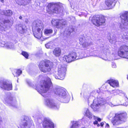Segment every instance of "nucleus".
<instances>
[{
    "label": "nucleus",
    "instance_id": "nucleus-1",
    "mask_svg": "<svg viewBox=\"0 0 128 128\" xmlns=\"http://www.w3.org/2000/svg\"><path fill=\"white\" fill-rule=\"evenodd\" d=\"M52 84L50 79L47 77L44 81L41 82L40 88H36L38 91L44 97H47L48 95L47 92Z\"/></svg>",
    "mask_w": 128,
    "mask_h": 128
},
{
    "label": "nucleus",
    "instance_id": "nucleus-2",
    "mask_svg": "<svg viewBox=\"0 0 128 128\" xmlns=\"http://www.w3.org/2000/svg\"><path fill=\"white\" fill-rule=\"evenodd\" d=\"M127 118V114L126 113L116 114L112 119V122L113 125L117 126L125 122Z\"/></svg>",
    "mask_w": 128,
    "mask_h": 128
},
{
    "label": "nucleus",
    "instance_id": "nucleus-3",
    "mask_svg": "<svg viewBox=\"0 0 128 128\" xmlns=\"http://www.w3.org/2000/svg\"><path fill=\"white\" fill-rule=\"evenodd\" d=\"M53 66V63L48 60L42 61L40 62L39 65L40 70L44 73L50 71Z\"/></svg>",
    "mask_w": 128,
    "mask_h": 128
},
{
    "label": "nucleus",
    "instance_id": "nucleus-4",
    "mask_svg": "<svg viewBox=\"0 0 128 128\" xmlns=\"http://www.w3.org/2000/svg\"><path fill=\"white\" fill-rule=\"evenodd\" d=\"M32 27L33 28L37 29V32L34 33V36L38 38H40L42 36L41 29L43 27V24L38 22H34Z\"/></svg>",
    "mask_w": 128,
    "mask_h": 128
},
{
    "label": "nucleus",
    "instance_id": "nucleus-5",
    "mask_svg": "<svg viewBox=\"0 0 128 128\" xmlns=\"http://www.w3.org/2000/svg\"><path fill=\"white\" fill-rule=\"evenodd\" d=\"M48 7V9L47 10V11L49 14L60 13L62 12V10L60 9L59 6L54 4L53 3L49 4Z\"/></svg>",
    "mask_w": 128,
    "mask_h": 128
},
{
    "label": "nucleus",
    "instance_id": "nucleus-6",
    "mask_svg": "<svg viewBox=\"0 0 128 128\" xmlns=\"http://www.w3.org/2000/svg\"><path fill=\"white\" fill-rule=\"evenodd\" d=\"M105 21V19L104 17L98 16H97L96 17H94L92 20L93 24L97 26L104 25Z\"/></svg>",
    "mask_w": 128,
    "mask_h": 128
},
{
    "label": "nucleus",
    "instance_id": "nucleus-7",
    "mask_svg": "<svg viewBox=\"0 0 128 128\" xmlns=\"http://www.w3.org/2000/svg\"><path fill=\"white\" fill-rule=\"evenodd\" d=\"M118 54L120 57L128 58V46L125 45L121 46L118 51Z\"/></svg>",
    "mask_w": 128,
    "mask_h": 128
},
{
    "label": "nucleus",
    "instance_id": "nucleus-8",
    "mask_svg": "<svg viewBox=\"0 0 128 128\" xmlns=\"http://www.w3.org/2000/svg\"><path fill=\"white\" fill-rule=\"evenodd\" d=\"M66 70V66L64 64H59L58 68V74L60 77V78H56V79H60L62 80L64 79Z\"/></svg>",
    "mask_w": 128,
    "mask_h": 128
},
{
    "label": "nucleus",
    "instance_id": "nucleus-9",
    "mask_svg": "<svg viewBox=\"0 0 128 128\" xmlns=\"http://www.w3.org/2000/svg\"><path fill=\"white\" fill-rule=\"evenodd\" d=\"M79 58L78 56H77L76 53L74 52H72L70 54L65 55L63 57L64 60L68 63L77 60Z\"/></svg>",
    "mask_w": 128,
    "mask_h": 128
},
{
    "label": "nucleus",
    "instance_id": "nucleus-10",
    "mask_svg": "<svg viewBox=\"0 0 128 128\" xmlns=\"http://www.w3.org/2000/svg\"><path fill=\"white\" fill-rule=\"evenodd\" d=\"M32 124L30 119L26 116H25L21 120L20 124V128H30Z\"/></svg>",
    "mask_w": 128,
    "mask_h": 128
},
{
    "label": "nucleus",
    "instance_id": "nucleus-11",
    "mask_svg": "<svg viewBox=\"0 0 128 128\" xmlns=\"http://www.w3.org/2000/svg\"><path fill=\"white\" fill-rule=\"evenodd\" d=\"M120 17L122 19V23L123 24H121L120 28L122 29H125L124 26H128V12L123 13L120 16Z\"/></svg>",
    "mask_w": 128,
    "mask_h": 128
},
{
    "label": "nucleus",
    "instance_id": "nucleus-12",
    "mask_svg": "<svg viewBox=\"0 0 128 128\" xmlns=\"http://www.w3.org/2000/svg\"><path fill=\"white\" fill-rule=\"evenodd\" d=\"M98 102H96V100H94L93 104L91 105V107L94 110L96 111L99 108V105L101 106L104 105L106 103L105 100L100 98L98 100Z\"/></svg>",
    "mask_w": 128,
    "mask_h": 128
},
{
    "label": "nucleus",
    "instance_id": "nucleus-13",
    "mask_svg": "<svg viewBox=\"0 0 128 128\" xmlns=\"http://www.w3.org/2000/svg\"><path fill=\"white\" fill-rule=\"evenodd\" d=\"M0 87L4 89L8 90H12V88L11 83H9L3 80H0Z\"/></svg>",
    "mask_w": 128,
    "mask_h": 128
},
{
    "label": "nucleus",
    "instance_id": "nucleus-14",
    "mask_svg": "<svg viewBox=\"0 0 128 128\" xmlns=\"http://www.w3.org/2000/svg\"><path fill=\"white\" fill-rule=\"evenodd\" d=\"M63 90L64 92H60L58 96L61 98V100L63 102L65 103H68L70 100V96L66 94L65 90L63 89Z\"/></svg>",
    "mask_w": 128,
    "mask_h": 128
},
{
    "label": "nucleus",
    "instance_id": "nucleus-15",
    "mask_svg": "<svg viewBox=\"0 0 128 128\" xmlns=\"http://www.w3.org/2000/svg\"><path fill=\"white\" fill-rule=\"evenodd\" d=\"M46 102L47 105L50 107L56 110L59 108V105L55 104L52 100L46 98Z\"/></svg>",
    "mask_w": 128,
    "mask_h": 128
},
{
    "label": "nucleus",
    "instance_id": "nucleus-16",
    "mask_svg": "<svg viewBox=\"0 0 128 128\" xmlns=\"http://www.w3.org/2000/svg\"><path fill=\"white\" fill-rule=\"evenodd\" d=\"M43 128H54L53 123L49 120L45 119L43 123Z\"/></svg>",
    "mask_w": 128,
    "mask_h": 128
},
{
    "label": "nucleus",
    "instance_id": "nucleus-17",
    "mask_svg": "<svg viewBox=\"0 0 128 128\" xmlns=\"http://www.w3.org/2000/svg\"><path fill=\"white\" fill-rule=\"evenodd\" d=\"M6 102L9 104V105L15 106L16 104V101L15 99H13L12 98H7L5 99Z\"/></svg>",
    "mask_w": 128,
    "mask_h": 128
},
{
    "label": "nucleus",
    "instance_id": "nucleus-18",
    "mask_svg": "<svg viewBox=\"0 0 128 128\" xmlns=\"http://www.w3.org/2000/svg\"><path fill=\"white\" fill-rule=\"evenodd\" d=\"M107 82L111 86L114 88L117 87L118 86V82L117 80L113 79L110 80H108Z\"/></svg>",
    "mask_w": 128,
    "mask_h": 128
},
{
    "label": "nucleus",
    "instance_id": "nucleus-19",
    "mask_svg": "<svg viewBox=\"0 0 128 128\" xmlns=\"http://www.w3.org/2000/svg\"><path fill=\"white\" fill-rule=\"evenodd\" d=\"M53 54L56 57H59L61 55L62 50L59 47L55 48L53 51Z\"/></svg>",
    "mask_w": 128,
    "mask_h": 128
},
{
    "label": "nucleus",
    "instance_id": "nucleus-20",
    "mask_svg": "<svg viewBox=\"0 0 128 128\" xmlns=\"http://www.w3.org/2000/svg\"><path fill=\"white\" fill-rule=\"evenodd\" d=\"M66 24V20H59L56 28H57L62 29Z\"/></svg>",
    "mask_w": 128,
    "mask_h": 128
},
{
    "label": "nucleus",
    "instance_id": "nucleus-21",
    "mask_svg": "<svg viewBox=\"0 0 128 128\" xmlns=\"http://www.w3.org/2000/svg\"><path fill=\"white\" fill-rule=\"evenodd\" d=\"M115 0H106L105 4L108 7H110V8H112L113 7L112 5L114 6L115 4Z\"/></svg>",
    "mask_w": 128,
    "mask_h": 128
},
{
    "label": "nucleus",
    "instance_id": "nucleus-22",
    "mask_svg": "<svg viewBox=\"0 0 128 128\" xmlns=\"http://www.w3.org/2000/svg\"><path fill=\"white\" fill-rule=\"evenodd\" d=\"M10 20H4L0 19V30L3 31L4 30V26H3V24L6 23H9Z\"/></svg>",
    "mask_w": 128,
    "mask_h": 128
},
{
    "label": "nucleus",
    "instance_id": "nucleus-23",
    "mask_svg": "<svg viewBox=\"0 0 128 128\" xmlns=\"http://www.w3.org/2000/svg\"><path fill=\"white\" fill-rule=\"evenodd\" d=\"M64 92L63 88H56L54 90V93L58 96L60 95V92Z\"/></svg>",
    "mask_w": 128,
    "mask_h": 128
},
{
    "label": "nucleus",
    "instance_id": "nucleus-24",
    "mask_svg": "<svg viewBox=\"0 0 128 128\" xmlns=\"http://www.w3.org/2000/svg\"><path fill=\"white\" fill-rule=\"evenodd\" d=\"M53 30L50 29L46 28L44 30V34L48 36L52 34Z\"/></svg>",
    "mask_w": 128,
    "mask_h": 128
},
{
    "label": "nucleus",
    "instance_id": "nucleus-25",
    "mask_svg": "<svg viewBox=\"0 0 128 128\" xmlns=\"http://www.w3.org/2000/svg\"><path fill=\"white\" fill-rule=\"evenodd\" d=\"M16 0V3L19 5H26L27 4L28 2H25L24 0H20V1H17Z\"/></svg>",
    "mask_w": 128,
    "mask_h": 128
},
{
    "label": "nucleus",
    "instance_id": "nucleus-26",
    "mask_svg": "<svg viewBox=\"0 0 128 128\" xmlns=\"http://www.w3.org/2000/svg\"><path fill=\"white\" fill-rule=\"evenodd\" d=\"M14 71L16 72V75L14 74V73L13 72L12 74L14 76H19L22 73V71L19 69L15 70H14Z\"/></svg>",
    "mask_w": 128,
    "mask_h": 128
},
{
    "label": "nucleus",
    "instance_id": "nucleus-27",
    "mask_svg": "<svg viewBox=\"0 0 128 128\" xmlns=\"http://www.w3.org/2000/svg\"><path fill=\"white\" fill-rule=\"evenodd\" d=\"M122 36L123 39L128 40V30L124 33Z\"/></svg>",
    "mask_w": 128,
    "mask_h": 128
},
{
    "label": "nucleus",
    "instance_id": "nucleus-28",
    "mask_svg": "<svg viewBox=\"0 0 128 128\" xmlns=\"http://www.w3.org/2000/svg\"><path fill=\"white\" fill-rule=\"evenodd\" d=\"M59 20L58 19H52L51 21L52 24L53 26L56 27Z\"/></svg>",
    "mask_w": 128,
    "mask_h": 128
},
{
    "label": "nucleus",
    "instance_id": "nucleus-29",
    "mask_svg": "<svg viewBox=\"0 0 128 128\" xmlns=\"http://www.w3.org/2000/svg\"><path fill=\"white\" fill-rule=\"evenodd\" d=\"M90 44V43L89 42L88 40H86L82 44V46L84 47H86Z\"/></svg>",
    "mask_w": 128,
    "mask_h": 128
},
{
    "label": "nucleus",
    "instance_id": "nucleus-30",
    "mask_svg": "<svg viewBox=\"0 0 128 128\" xmlns=\"http://www.w3.org/2000/svg\"><path fill=\"white\" fill-rule=\"evenodd\" d=\"M5 15L7 16H10L12 14V12L10 10H5Z\"/></svg>",
    "mask_w": 128,
    "mask_h": 128
},
{
    "label": "nucleus",
    "instance_id": "nucleus-31",
    "mask_svg": "<svg viewBox=\"0 0 128 128\" xmlns=\"http://www.w3.org/2000/svg\"><path fill=\"white\" fill-rule=\"evenodd\" d=\"M45 46L47 48H51L53 46V44L52 42H48L45 45Z\"/></svg>",
    "mask_w": 128,
    "mask_h": 128
},
{
    "label": "nucleus",
    "instance_id": "nucleus-32",
    "mask_svg": "<svg viewBox=\"0 0 128 128\" xmlns=\"http://www.w3.org/2000/svg\"><path fill=\"white\" fill-rule=\"evenodd\" d=\"M86 116L89 118H91L92 117V114L90 112L88 109H87L86 110Z\"/></svg>",
    "mask_w": 128,
    "mask_h": 128
},
{
    "label": "nucleus",
    "instance_id": "nucleus-33",
    "mask_svg": "<svg viewBox=\"0 0 128 128\" xmlns=\"http://www.w3.org/2000/svg\"><path fill=\"white\" fill-rule=\"evenodd\" d=\"M78 123L76 122H73L71 128H78Z\"/></svg>",
    "mask_w": 128,
    "mask_h": 128
},
{
    "label": "nucleus",
    "instance_id": "nucleus-34",
    "mask_svg": "<svg viewBox=\"0 0 128 128\" xmlns=\"http://www.w3.org/2000/svg\"><path fill=\"white\" fill-rule=\"evenodd\" d=\"M4 46L8 48H12L13 47V46L12 45V44L10 43L5 44Z\"/></svg>",
    "mask_w": 128,
    "mask_h": 128
},
{
    "label": "nucleus",
    "instance_id": "nucleus-35",
    "mask_svg": "<svg viewBox=\"0 0 128 128\" xmlns=\"http://www.w3.org/2000/svg\"><path fill=\"white\" fill-rule=\"evenodd\" d=\"M22 54L26 58H28V54L27 52H23L22 53Z\"/></svg>",
    "mask_w": 128,
    "mask_h": 128
},
{
    "label": "nucleus",
    "instance_id": "nucleus-36",
    "mask_svg": "<svg viewBox=\"0 0 128 128\" xmlns=\"http://www.w3.org/2000/svg\"><path fill=\"white\" fill-rule=\"evenodd\" d=\"M18 29L20 31L19 32L21 33H24L25 32V30L22 27L20 26L19 27Z\"/></svg>",
    "mask_w": 128,
    "mask_h": 128
},
{
    "label": "nucleus",
    "instance_id": "nucleus-37",
    "mask_svg": "<svg viewBox=\"0 0 128 128\" xmlns=\"http://www.w3.org/2000/svg\"><path fill=\"white\" fill-rule=\"evenodd\" d=\"M122 90H114L113 92L114 94L116 93V94H114L116 95L117 94H119L120 93H122Z\"/></svg>",
    "mask_w": 128,
    "mask_h": 128
},
{
    "label": "nucleus",
    "instance_id": "nucleus-38",
    "mask_svg": "<svg viewBox=\"0 0 128 128\" xmlns=\"http://www.w3.org/2000/svg\"><path fill=\"white\" fill-rule=\"evenodd\" d=\"M74 29L70 28L68 30L66 33L68 35H69L70 33L73 31Z\"/></svg>",
    "mask_w": 128,
    "mask_h": 128
},
{
    "label": "nucleus",
    "instance_id": "nucleus-39",
    "mask_svg": "<svg viewBox=\"0 0 128 128\" xmlns=\"http://www.w3.org/2000/svg\"><path fill=\"white\" fill-rule=\"evenodd\" d=\"M116 37H114L112 39V38L110 39V42L112 43H114L116 41Z\"/></svg>",
    "mask_w": 128,
    "mask_h": 128
},
{
    "label": "nucleus",
    "instance_id": "nucleus-40",
    "mask_svg": "<svg viewBox=\"0 0 128 128\" xmlns=\"http://www.w3.org/2000/svg\"><path fill=\"white\" fill-rule=\"evenodd\" d=\"M5 10H0V14H2L5 15Z\"/></svg>",
    "mask_w": 128,
    "mask_h": 128
},
{
    "label": "nucleus",
    "instance_id": "nucleus-41",
    "mask_svg": "<svg viewBox=\"0 0 128 128\" xmlns=\"http://www.w3.org/2000/svg\"><path fill=\"white\" fill-rule=\"evenodd\" d=\"M94 116L95 120H97L99 122H100L101 121V120L100 118H98L96 117H95Z\"/></svg>",
    "mask_w": 128,
    "mask_h": 128
},
{
    "label": "nucleus",
    "instance_id": "nucleus-42",
    "mask_svg": "<svg viewBox=\"0 0 128 128\" xmlns=\"http://www.w3.org/2000/svg\"><path fill=\"white\" fill-rule=\"evenodd\" d=\"M112 67L114 68H115L116 67V64L114 63H112Z\"/></svg>",
    "mask_w": 128,
    "mask_h": 128
},
{
    "label": "nucleus",
    "instance_id": "nucleus-43",
    "mask_svg": "<svg viewBox=\"0 0 128 128\" xmlns=\"http://www.w3.org/2000/svg\"><path fill=\"white\" fill-rule=\"evenodd\" d=\"M108 104L110 106L112 107H113L114 106V105H113V104H112L111 102H109V103H108Z\"/></svg>",
    "mask_w": 128,
    "mask_h": 128
},
{
    "label": "nucleus",
    "instance_id": "nucleus-44",
    "mask_svg": "<svg viewBox=\"0 0 128 128\" xmlns=\"http://www.w3.org/2000/svg\"><path fill=\"white\" fill-rule=\"evenodd\" d=\"M110 126L108 124H106L105 126V128H109Z\"/></svg>",
    "mask_w": 128,
    "mask_h": 128
},
{
    "label": "nucleus",
    "instance_id": "nucleus-45",
    "mask_svg": "<svg viewBox=\"0 0 128 128\" xmlns=\"http://www.w3.org/2000/svg\"><path fill=\"white\" fill-rule=\"evenodd\" d=\"M98 124V122L96 120H95L94 122V124Z\"/></svg>",
    "mask_w": 128,
    "mask_h": 128
},
{
    "label": "nucleus",
    "instance_id": "nucleus-46",
    "mask_svg": "<svg viewBox=\"0 0 128 128\" xmlns=\"http://www.w3.org/2000/svg\"><path fill=\"white\" fill-rule=\"evenodd\" d=\"M104 124V123L103 122H101L100 123V126L102 127Z\"/></svg>",
    "mask_w": 128,
    "mask_h": 128
},
{
    "label": "nucleus",
    "instance_id": "nucleus-47",
    "mask_svg": "<svg viewBox=\"0 0 128 128\" xmlns=\"http://www.w3.org/2000/svg\"><path fill=\"white\" fill-rule=\"evenodd\" d=\"M0 2L2 3H4V0H0Z\"/></svg>",
    "mask_w": 128,
    "mask_h": 128
},
{
    "label": "nucleus",
    "instance_id": "nucleus-48",
    "mask_svg": "<svg viewBox=\"0 0 128 128\" xmlns=\"http://www.w3.org/2000/svg\"><path fill=\"white\" fill-rule=\"evenodd\" d=\"M22 17L21 16H20L19 17V18L20 19H22Z\"/></svg>",
    "mask_w": 128,
    "mask_h": 128
},
{
    "label": "nucleus",
    "instance_id": "nucleus-49",
    "mask_svg": "<svg viewBox=\"0 0 128 128\" xmlns=\"http://www.w3.org/2000/svg\"><path fill=\"white\" fill-rule=\"evenodd\" d=\"M97 125V126L98 127L100 126V124H96Z\"/></svg>",
    "mask_w": 128,
    "mask_h": 128
},
{
    "label": "nucleus",
    "instance_id": "nucleus-50",
    "mask_svg": "<svg viewBox=\"0 0 128 128\" xmlns=\"http://www.w3.org/2000/svg\"><path fill=\"white\" fill-rule=\"evenodd\" d=\"M128 105V102H127V104H126V106H127Z\"/></svg>",
    "mask_w": 128,
    "mask_h": 128
},
{
    "label": "nucleus",
    "instance_id": "nucleus-51",
    "mask_svg": "<svg viewBox=\"0 0 128 128\" xmlns=\"http://www.w3.org/2000/svg\"><path fill=\"white\" fill-rule=\"evenodd\" d=\"M84 128V127H83V128Z\"/></svg>",
    "mask_w": 128,
    "mask_h": 128
},
{
    "label": "nucleus",
    "instance_id": "nucleus-52",
    "mask_svg": "<svg viewBox=\"0 0 128 128\" xmlns=\"http://www.w3.org/2000/svg\"><path fill=\"white\" fill-rule=\"evenodd\" d=\"M26 22H28L27 21H26Z\"/></svg>",
    "mask_w": 128,
    "mask_h": 128
},
{
    "label": "nucleus",
    "instance_id": "nucleus-53",
    "mask_svg": "<svg viewBox=\"0 0 128 128\" xmlns=\"http://www.w3.org/2000/svg\"><path fill=\"white\" fill-rule=\"evenodd\" d=\"M26 22H28L27 21H26Z\"/></svg>",
    "mask_w": 128,
    "mask_h": 128
},
{
    "label": "nucleus",
    "instance_id": "nucleus-54",
    "mask_svg": "<svg viewBox=\"0 0 128 128\" xmlns=\"http://www.w3.org/2000/svg\"><path fill=\"white\" fill-rule=\"evenodd\" d=\"M126 98V99H127V98Z\"/></svg>",
    "mask_w": 128,
    "mask_h": 128
}]
</instances>
